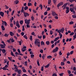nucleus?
<instances>
[{"label": "nucleus", "mask_w": 76, "mask_h": 76, "mask_svg": "<svg viewBox=\"0 0 76 76\" xmlns=\"http://www.w3.org/2000/svg\"><path fill=\"white\" fill-rule=\"evenodd\" d=\"M14 66H15L14 69L15 72H17V73H18L19 75V70L18 69V66H17L16 65H14Z\"/></svg>", "instance_id": "1"}, {"label": "nucleus", "mask_w": 76, "mask_h": 76, "mask_svg": "<svg viewBox=\"0 0 76 76\" xmlns=\"http://www.w3.org/2000/svg\"><path fill=\"white\" fill-rule=\"evenodd\" d=\"M38 40H39V39H36L35 40V42H34V44H37V46L39 47H40V42L38 41Z\"/></svg>", "instance_id": "2"}, {"label": "nucleus", "mask_w": 76, "mask_h": 76, "mask_svg": "<svg viewBox=\"0 0 76 76\" xmlns=\"http://www.w3.org/2000/svg\"><path fill=\"white\" fill-rule=\"evenodd\" d=\"M63 4L64 3L63 2H61L59 3L57 5V7L58 8V9H59V7L60 6H62V5H63Z\"/></svg>", "instance_id": "3"}, {"label": "nucleus", "mask_w": 76, "mask_h": 76, "mask_svg": "<svg viewBox=\"0 0 76 76\" xmlns=\"http://www.w3.org/2000/svg\"><path fill=\"white\" fill-rule=\"evenodd\" d=\"M30 21H31V20H27V19L25 20V23L26 24H29L30 23Z\"/></svg>", "instance_id": "4"}, {"label": "nucleus", "mask_w": 76, "mask_h": 76, "mask_svg": "<svg viewBox=\"0 0 76 76\" xmlns=\"http://www.w3.org/2000/svg\"><path fill=\"white\" fill-rule=\"evenodd\" d=\"M24 14V17H26L27 16H29V14L27 12H23Z\"/></svg>", "instance_id": "5"}, {"label": "nucleus", "mask_w": 76, "mask_h": 76, "mask_svg": "<svg viewBox=\"0 0 76 76\" xmlns=\"http://www.w3.org/2000/svg\"><path fill=\"white\" fill-rule=\"evenodd\" d=\"M2 25H4H4L5 26H7V23L5 21H3V20H2Z\"/></svg>", "instance_id": "6"}, {"label": "nucleus", "mask_w": 76, "mask_h": 76, "mask_svg": "<svg viewBox=\"0 0 76 76\" xmlns=\"http://www.w3.org/2000/svg\"><path fill=\"white\" fill-rule=\"evenodd\" d=\"M52 13L53 16H58V15L55 12H52Z\"/></svg>", "instance_id": "7"}, {"label": "nucleus", "mask_w": 76, "mask_h": 76, "mask_svg": "<svg viewBox=\"0 0 76 76\" xmlns=\"http://www.w3.org/2000/svg\"><path fill=\"white\" fill-rule=\"evenodd\" d=\"M4 13L2 12H0V15L1 16L3 17L4 16Z\"/></svg>", "instance_id": "8"}, {"label": "nucleus", "mask_w": 76, "mask_h": 76, "mask_svg": "<svg viewBox=\"0 0 76 76\" xmlns=\"http://www.w3.org/2000/svg\"><path fill=\"white\" fill-rule=\"evenodd\" d=\"M60 38L58 37H56L54 40V42H56V41H57V40H58V39Z\"/></svg>", "instance_id": "9"}, {"label": "nucleus", "mask_w": 76, "mask_h": 76, "mask_svg": "<svg viewBox=\"0 0 76 76\" xmlns=\"http://www.w3.org/2000/svg\"><path fill=\"white\" fill-rule=\"evenodd\" d=\"M0 46L1 48H5V46L6 45H3L0 44Z\"/></svg>", "instance_id": "10"}, {"label": "nucleus", "mask_w": 76, "mask_h": 76, "mask_svg": "<svg viewBox=\"0 0 76 76\" xmlns=\"http://www.w3.org/2000/svg\"><path fill=\"white\" fill-rule=\"evenodd\" d=\"M64 28L63 27L62 28H61V33H63V32H64Z\"/></svg>", "instance_id": "11"}, {"label": "nucleus", "mask_w": 76, "mask_h": 76, "mask_svg": "<svg viewBox=\"0 0 76 76\" xmlns=\"http://www.w3.org/2000/svg\"><path fill=\"white\" fill-rule=\"evenodd\" d=\"M16 26H17L18 28H19V22L18 21H17L16 22Z\"/></svg>", "instance_id": "12"}, {"label": "nucleus", "mask_w": 76, "mask_h": 76, "mask_svg": "<svg viewBox=\"0 0 76 76\" xmlns=\"http://www.w3.org/2000/svg\"><path fill=\"white\" fill-rule=\"evenodd\" d=\"M10 35H11L12 36H13V35H15V34H14V33L12 31H10Z\"/></svg>", "instance_id": "13"}, {"label": "nucleus", "mask_w": 76, "mask_h": 76, "mask_svg": "<svg viewBox=\"0 0 76 76\" xmlns=\"http://www.w3.org/2000/svg\"><path fill=\"white\" fill-rule=\"evenodd\" d=\"M74 8H73L71 7L69 9V10L71 12H73V11L74 10Z\"/></svg>", "instance_id": "14"}, {"label": "nucleus", "mask_w": 76, "mask_h": 76, "mask_svg": "<svg viewBox=\"0 0 76 76\" xmlns=\"http://www.w3.org/2000/svg\"><path fill=\"white\" fill-rule=\"evenodd\" d=\"M24 11V7H22L21 8V13H23Z\"/></svg>", "instance_id": "15"}, {"label": "nucleus", "mask_w": 76, "mask_h": 76, "mask_svg": "<svg viewBox=\"0 0 76 76\" xmlns=\"http://www.w3.org/2000/svg\"><path fill=\"white\" fill-rule=\"evenodd\" d=\"M1 28L2 31H4L5 30V28H4V26L3 25L2 26Z\"/></svg>", "instance_id": "16"}, {"label": "nucleus", "mask_w": 76, "mask_h": 76, "mask_svg": "<svg viewBox=\"0 0 76 76\" xmlns=\"http://www.w3.org/2000/svg\"><path fill=\"white\" fill-rule=\"evenodd\" d=\"M49 66H50V64H47V65L45 66V68H48V67H49Z\"/></svg>", "instance_id": "17"}, {"label": "nucleus", "mask_w": 76, "mask_h": 76, "mask_svg": "<svg viewBox=\"0 0 76 76\" xmlns=\"http://www.w3.org/2000/svg\"><path fill=\"white\" fill-rule=\"evenodd\" d=\"M2 51L3 54H5V52H6V50L4 49H3L2 50Z\"/></svg>", "instance_id": "18"}, {"label": "nucleus", "mask_w": 76, "mask_h": 76, "mask_svg": "<svg viewBox=\"0 0 76 76\" xmlns=\"http://www.w3.org/2000/svg\"><path fill=\"white\" fill-rule=\"evenodd\" d=\"M46 43L47 45H50V41H47L46 42Z\"/></svg>", "instance_id": "19"}, {"label": "nucleus", "mask_w": 76, "mask_h": 76, "mask_svg": "<svg viewBox=\"0 0 76 76\" xmlns=\"http://www.w3.org/2000/svg\"><path fill=\"white\" fill-rule=\"evenodd\" d=\"M41 45H45V44L44 43V42L43 41H41Z\"/></svg>", "instance_id": "20"}, {"label": "nucleus", "mask_w": 76, "mask_h": 76, "mask_svg": "<svg viewBox=\"0 0 76 76\" xmlns=\"http://www.w3.org/2000/svg\"><path fill=\"white\" fill-rule=\"evenodd\" d=\"M37 65L39 66H40V65L39 64V60L37 61Z\"/></svg>", "instance_id": "21"}, {"label": "nucleus", "mask_w": 76, "mask_h": 76, "mask_svg": "<svg viewBox=\"0 0 76 76\" xmlns=\"http://www.w3.org/2000/svg\"><path fill=\"white\" fill-rule=\"evenodd\" d=\"M47 58H48L49 59H50V58H52V56H48L47 57Z\"/></svg>", "instance_id": "22"}, {"label": "nucleus", "mask_w": 76, "mask_h": 76, "mask_svg": "<svg viewBox=\"0 0 76 76\" xmlns=\"http://www.w3.org/2000/svg\"><path fill=\"white\" fill-rule=\"evenodd\" d=\"M25 66H28V62L27 61L25 62Z\"/></svg>", "instance_id": "23"}, {"label": "nucleus", "mask_w": 76, "mask_h": 76, "mask_svg": "<svg viewBox=\"0 0 76 76\" xmlns=\"http://www.w3.org/2000/svg\"><path fill=\"white\" fill-rule=\"evenodd\" d=\"M51 3V0H48V4H50V3Z\"/></svg>", "instance_id": "24"}, {"label": "nucleus", "mask_w": 76, "mask_h": 76, "mask_svg": "<svg viewBox=\"0 0 76 76\" xmlns=\"http://www.w3.org/2000/svg\"><path fill=\"white\" fill-rule=\"evenodd\" d=\"M59 35H60V38H62V37L63 36V35H62V34L61 33V34H59Z\"/></svg>", "instance_id": "25"}, {"label": "nucleus", "mask_w": 76, "mask_h": 76, "mask_svg": "<svg viewBox=\"0 0 76 76\" xmlns=\"http://www.w3.org/2000/svg\"><path fill=\"white\" fill-rule=\"evenodd\" d=\"M31 19L32 20H34V16H32L31 17Z\"/></svg>", "instance_id": "26"}, {"label": "nucleus", "mask_w": 76, "mask_h": 76, "mask_svg": "<svg viewBox=\"0 0 76 76\" xmlns=\"http://www.w3.org/2000/svg\"><path fill=\"white\" fill-rule=\"evenodd\" d=\"M57 51H56L55 49H54L52 51V53H56V52H57Z\"/></svg>", "instance_id": "27"}, {"label": "nucleus", "mask_w": 76, "mask_h": 76, "mask_svg": "<svg viewBox=\"0 0 76 76\" xmlns=\"http://www.w3.org/2000/svg\"><path fill=\"white\" fill-rule=\"evenodd\" d=\"M28 9V6H26L25 7H24V10H27V9Z\"/></svg>", "instance_id": "28"}, {"label": "nucleus", "mask_w": 76, "mask_h": 76, "mask_svg": "<svg viewBox=\"0 0 76 76\" xmlns=\"http://www.w3.org/2000/svg\"><path fill=\"white\" fill-rule=\"evenodd\" d=\"M61 66H64V62H61Z\"/></svg>", "instance_id": "29"}, {"label": "nucleus", "mask_w": 76, "mask_h": 76, "mask_svg": "<svg viewBox=\"0 0 76 76\" xmlns=\"http://www.w3.org/2000/svg\"><path fill=\"white\" fill-rule=\"evenodd\" d=\"M39 7H40V9L41 10L42 9V5L41 4H40L39 5Z\"/></svg>", "instance_id": "30"}, {"label": "nucleus", "mask_w": 76, "mask_h": 76, "mask_svg": "<svg viewBox=\"0 0 76 76\" xmlns=\"http://www.w3.org/2000/svg\"><path fill=\"white\" fill-rule=\"evenodd\" d=\"M23 21L22 20H20V24H21V25L22 24H23Z\"/></svg>", "instance_id": "31"}, {"label": "nucleus", "mask_w": 76, "mask_h": 76, "mask_svg": "<svg viewBox=\"0 0 76 76\" xmlns=\"http://www.w3.org/2000/svg\"><path fill=\"white\" fill-rule=\"evenodd\" d=\"M22 31H25V28H24V26H23L22 29Z\"/></svg>", "instance_id": "32"}, {"label": "nucleus", "mask_w": 76, "mask_h": 76, "mask_svg": "<svg viewBox=\"0 0 76 76\" xmlns=\"http://www.w3.org/2000/svg\"><path fill=\"white\" fill-rule=\"evenodd\" d=\"M31 5H32L31 3H28V6H31Z\"/></svg>", "instance_id": "33"}, {"label": "nucleus", "mask_w": 76, "mask_h": 76, "mask_svg": "<svg viewBox=\"0 0 76 76\" xmlns=\"http://www.w3.org/2000/svg\"><path fill=\"white\" fill-rule=\"evenodd\" d=\"M4 36V37H8V36H9V35H8L6 33L5 34Z\"/></svg>", "instance_id": "34"}, {"label": "nucleus", "mask_w": 76, "mask_h": 76, "mask_svg": "<svg viewBox=\"0 0 76 76\" xmlns=\"http://www.w3.org/2000/svg\"><path fill=\"white\" fill-rule=\"evenodd\" d=\"M42 36H38V38L39 39H41V38H42Z\"/></svg>", "instance_id": "35"}, {"label": "nucleus", "mask_w": 76, "mask_h": 76, "mask_svg": "<svg viewBox=\"0 0 76 76\" xmlns=\"http://www.w3.org/2000/svg\"><path fill=\"white\" fill-rule=\"evenodd\" d=\"M23 37H24V38H25V39H28L27 36H26V35H25L23 36Z\"/></svg>", "instance_id": "36"}, {"label": "nucleus", "mask_w": 76, "mask_h": 76, "mask_svg": "<svg viewBox=\"0 0 76 76\" xmlns=\"http://www.w3.org/2000/svg\"><path fill=\"white\" fill-rule=\"evenodd\" d=\"M11 55H12V56H14L15 57V55H14V54H13V52H11Z\"/></svg>", "instance_id": "37"}, {"label": "nucleus", "mask_w": 76, "mask_h": 76, "mask_svg": "<svg viewBox=\"0 0 76 76\" xmlns=\"http://www.w3.org/2000/svg\"><path fill=\"white\" fill-rule=\"evenodd\" d=\"M30 40L31 41H32V36L31 35L30 36Z\"/></svg>", "instance_id": "38"}, {"label": "nucleus", "mask_w": 76, "mask_h": 76, "mask_svg": "<svg viewBox=\"0 0 76 76\" xmlns=\"http://www.w3.org/2000/svg\"><path fill=\"white\" fill-rule=\"evenodd\" d=\"M63 75H64V73H61L59 74L60 76H63Z\"/></svg>", "instance_id": "39"}, {"label": "nucleus", "mask_w": 76, "mask_h": 76, "mask_svg": "<svg viewBox=\"0 0 76 76\" xmlns=\"http://www.w3.org/2000/svg\"><path fill=\"white\" fill-rule=\"evenodd\" d=\"M67 72L68 73V74H70V73H71V71L70 70H68L67 71Z\"/></svg>", "instance_id": "40"}, {"label": "nucleus", "mask_w": 76, "mask_h": 76, "mask_svg": "<svg viewBox=\"0 0 76 76\" xmlns=\"http://www.w3.org/2000/svg\"><path fill=\"white\" fill-rule=\"evenodd\" d=\"M31 58H34V54H31Z\"/></svg>", "instance_id": "41"}, {"label": "nucleus", "mask_w": 76, "mask_h": 76, "mask_svg": "<svg viewBox=\"0 0 76 76\" xmlns=\"http://www.w3.org/2000/svg\"><path fill=\"white\" fill-rule=\"evenodd\" d=\"M57 32H58V33H59V34H61V33H60V32H61V30H58Z\"/></svg>", "instance_id": "42"}, {"label": "nucleus", "mask_w": 76, "mask_h": 76, "mask_svg": "<svg viewBox=\"0 0 76 76\" xmlns=\"http://www.w3.org/2000/svg\"><path fill=\"white\" fill-rule=\"evenodd\" d=\"M53 2L54 3H56L57 0H53Z\"/></svg>", "instance_id": "43"}, {"label": "nucleus", "mask_w": 76, "mask_h": 76, "mask_svg": "<svg viewBox=\"0 0 76 76\" xmlns=\"http://www.w3.org/2000/svg\"><path fill=\"white\" fill-rule=\"evenodd\" d=\"M66 13H68L69 12V10H66Z\"/></svg>", "instance_id": "44"}, {"label": "nucleus", "mask_w": 76, "mask_h": 76, "mask_svg": "<svg viewBox=\"0 0 76 76\" xmlns=\"http://www.w3.org/2000/svg\"><path fill=\"white\" fill-rule=\"evenodd\" d=\"M72 24H73V22L71 21L69 22V24L70 25H72Z\"/></svg>", "instance_id": "45"}, {"label": "nucleus", "mask_w": 76, "mask_h": 76, "mask_svg": "<svg viewBox=\"0 0 76 76\" xmlns=\"http://www.w3.org/2000/svg\"><path fill=\"white\" fill-rule=\"evenodd\" d=\"M40 53H43V52H44L43 50L41 49L40 50Z\"/></svg>", "instance_id": "46"}, {"label": "nucleus", "mask_w": 76, "mask_h": 76, "mask_svg": "<svg viewBox=\"0 0 76 76\" xmlns=\"http://www.w3.org/2000/svg\"><path fill=\"white\" fill-rule=\"evenodd\" d=\"M41 71H44V67L43 66H42L41 68Z\"/></svg>", "instance_id": "47"}, {"label": "nucleus", "mask_w": 76, "mask_h": 76, "mask_svg": "<svg viewBox=\"0 0 76 76\" xmlns=\"http://www.w3.org/2000/svg\"><path fill=\"white\" fill-rule=\"evenodd\" d=\"M59 54L60 56H61V55H62V53H61V52L60 51L59 52Z\"/></svg>", "instance_id": "48"}, {"label": "nucleus", "mask_w": 76, "mask_h": 76, "mask_svg": "<svg viewBox=\"0 0 76 76\" xmlns=\"http://www.w3.org/2000/svg\"><path fill=\"white\" fill-rule=\"evenodd\" d=\"M21 34L22 36H23V35L25 34V33H24V32H21Z\"/></svg>", "instance_id": "49"}, {"label": "nucleus", "mask_w": 76, "mask_h": 76, "mask_svg": "<svg viewBox=\"0 0 76 76\" xmlns=\"http://www.w3.org/2000/svg\"><path fill=\"white\" fill-rule=\"evenodd\" d=\"M47 13H48V12H44V15H47Z\"/></svg>", "instance_id": "50"}, {"label": "nucleus", "mask_w": 76, "mask_h": 76, "mask_svg": "<svg viewBox=\"0 0 76 76\" xmlns=\"http://www.w3.org/2000/svg\"><path fill=\"white\" fill-rule=\"evenodd\" d=\"M43 35L42 37H43V39H44L45 38V36L44 35Z\"/></svg>", "instance_id": "51"}, {"label": "nucleus", "mask_w": 76, "mask_h": 76, "mask_svg": "<svg viewBox=\"0 0 76 76\" xmlns=\"http://www.w3.org/2000/svg\"><path fill=\"white\" fill-rule=\"evenodd\" d=\"M55 49L57 51L58 50V47H56Z\"/></svg>", "instance_id": "52"}, {"label": "nucleus", "mask_w": 76, "mask_h": 76, "mask_svg": "<svg viewBox=\"0 0 76 76\" xmlns=\"http://www.w3.org/2000/svg\"><path fill=\"white\" fill-rule=\"evenodd\" d=\"M73 35H74V33L73 32H71L70 34V35L71 36Z\"/></svg>", "instance_id": "53"}, {"label": "nucleus", "mask_w": 76, "mask_h": 76, "mask_svg": "<svg viewBox=\"0 0 76 76\" xmlns=\"http://www.w3.org/2000/svg\"><path fill=\"white\" fill-rule=\"evenodd\" d=\"M31 35H35V33L34 32H33L31 33Z\"/></svg>", "instance_id": "54"}, {"label": "nucleus", "mask_w": 76, "mask_h": 76, "mask_svg": "<svg viewBox=\"0 0 76 76\" xmlns=\"http://www.w3.org/2000/svg\"><path fill=\"white\" fill-rule=\"evenodd\" d=\"M52 76H57V75L56 74L54 73L53 74Z\"/></svg>", "instance_id": "55"}, {"label": "nucleus", "mask_w": 76, "mask_h": 76, "mask_svg": "<svg viewBox=\"0 0 76 76\" xmlns=\"http://www.w3.org/2000/svg\"><path fill=\"white\" fill-rule=\"evenodd\" d=\"M22 70L23 72H26L25 69H23Z\"/></svg>", "instance_id": "56"}, {"label": "nucleus", "mask_w": 76, "mask_h": 76, "mask_svg": "<svg viewBox=\"0 0 76 76\" xmlns=\"http://www.w3.org/2000/svg\"><path fill=\"white\" fill-rule=\"evenodd\" d=\"M19 1H15V3L16 4H18V3H19Z\"/></svg>", "instance_id": "57"}, {"label": "nucleus", "mask_w": 76, "mask_h": 76, "mask_svg": "<svg viewBox=\"0 0 76 76\" xmlns=\"http://www.w3.org/2000/svg\"><path fill=\"white\" fill-rule=\"evenodd\" d=\"M68 4V3H65V4H64V6L65 7V6H67V4Z\"/></svg>", "instance_id": "58"}, {"label": "nucleus", "mask_w": 76, "mask_h": 76, "mask_svg": "<svg viewBox=\"0 0 76 76\" xmlns=\"http://www.w3.org/2000/svg\"><path fill=\"white\" fill-rule=\"evenodd\" d=\"M73 53V51H71L70 52V54L71 55H72V54Z\"/></svg>", "instance_id": "59"}, {"label": "nucleus", "mask_w": 76, "mask_h": 76, "mask_svg": "<svg viewBox=\"0 0 76 76\" xmlns=\"http://www.w3.org/2000/svg\"><path fill=\"white\" fill-rule=\"evenodd\" d=\"M1 43H2V44H4V45H6V44L4 43V41H2Z\"/></svg>", "instance_id": "60"}, {"label": "nucleus", "mask_w": 76, "mask_h": 76, "mask_svg": "<svg viewBox=\"0 0 76 76\" xmlns=\"http://www.w3.org/2000/svg\"><path fill=\"white\" fill-rule=\"evenodd\" d=\"M51 9L50 7H48L47 8V10L48 11H49V10H50Z\"/></svg>", "instance_id": "61"}, {"label": "nucleus", "mask_w": 76, "mask_h": 76, "mask_svg": "<svg viewBox=\"0 0 76 76\" xmlns=\"http://www.w3.org/2000/svg\"><path fill=\"white\" fill-rule=\"evenodd\" d=\"M53 31H50V35H52L53 34Z\"/></svg>", "instance_id": "62"}, {"label": "nucleus", "mask_w": 76, "mask_h": 76, "mask_svg": "<svg viewBox=\"0 0 76 76\" xmlns=\"http://www.w3.org/2000/svg\"><path fill=\"white\" fill-rule=\"evenodd\" d=\"M54 44H53L52 45H51V47H52V48H54Z\"/></svg>", "instance_id": "63"}, {"label": "nucleus", "mask_w": 76, "mask_h": 76, "mask_svg": "<svg viewBox=\"0 0 76 76\" xmlns=\"http://www.w3.org/2000/svg\"><path fill=\"white\" fill-rule=\"evenodd\" d=\"M26 27L27 28H30V26H29V24H27L26 25Z\"/></svg>", "instance_id": "64"}]
</instances>
